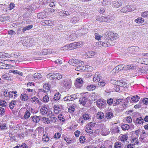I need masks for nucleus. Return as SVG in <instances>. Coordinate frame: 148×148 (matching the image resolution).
Listing matches in <instances>:
<instances>
[{"mask_svg": "<svg viewBox=\"0 0 148 148\" xmlns=\"http://www.w3.org/2000/svg\"><path fill=\"white\" fill-rule=\"evenodd\" d=\"M111 4L113 7L115 8H119L122 4V1L121 0L113 1L111 3Z\"/></svg>", "mask_w": 148, "mask_h": 148, "instance_id": "nucleus-9", "label": "nucleus"}, {"mask_svg": "<svg viewBox=\"0 0 148 148\" xmlns=\"http://www.w3.org/2000/svg\"><path fill=\"white\" fill-rule=\"evenodd\" d=\"M139 73L140 72L143 74L148 73V69L147 67H143L137 69V70Z\"/></svg>", "mask_w": 148, "mask_h": 148, "instance_id": "nucleus-10", "label": "nucleus"}, {"mask_svg": "<svg viewBox=\"0 0 148 148\" xmlns=\"http://www.w3.org/2000/svg\"><path fill=\"white\" fill-rule=\"evenodd\" d=\"M142 60H143V62H142L144 63V64L148 65V58H143V59Z\"/></svg>", "mask_w": 148, "mask_h": 148, "instance_id": "nucleus-64", "label": "nucleus"}, {"mask_svg": "<svg viewBox=\"0 0 148 148\" xmlns=\"http://www.w3.org/2000/svg\"><path fill=\"white\" fill-rule=\"evenodd\" d=\"M95 39L98 40H102L103 41V39H104L103 35L102 36H101L100 35L97 34V33H95Z\"/></svg>", "mask_w": 148, "mask_h": 148, "instance_id": "nucleus-28", "label": "nucleus"}, {"mask_svg": "<svg viewBox=\"0 0 148 148\" xmlns=\"http://www.w3.org/2000/svg\"><path fill=\"white\" fill-rule=\"evenodd\" d=\"M141 102L142 103V104H145L146 105H148V98H144Z\"/></svg>", "mask_w": 148, "mask_h": 148, "instance_id": "nucleus-56", "label": "nucleus"}, {"mask_svg": "<svg viewBox=\"0 0 148 148\" xmlns=\"http://www.w3.org/2000/svg\"><path fill=\"white\" fill-rule=\"evenodd\" d=\"M42 140L43 142H47L49 141V138L44 134L43 136Z\"/></svg>", "mask_w": 148, "mask_h": 148, "instance_id": "nucleus-48", "label": "nucleus"}, {"mask_svg": "<svg viewBox=\"0 0 148 148\" xmlns=\"http://www.w3.org/2000/svg\"><path fill=\"white\" fill-rule=\"evenodd\" d=\"M73 12V10L69 9L66 10H62L59 12V14L60 16L64 18H68L71 14Z\"/></svg>", "mask_w": 148, "mask_h": 148, "instance_id": "nucleus-2", "label": "nucleus"}, {"mask_svg": "<svg viewBox=\"0 0 148 148\" xmlns=\"http://www.w3.org/2000/svg\"><path fill=\"white\" fill-rule=\"evenodd\" d=\"M60 84L67 89H69L71 87V82L67 80H61L60 81Z\"/></svg>", "mask_w": 148, "mask_h": 148, "instance_id": "nucleus-6", "label": "nucleus"}, {"mask_svg": "<svg viewBox=\"0 0 148 148\" xmlns=\"http://www.w3.org/2000/svg\"><path fill=\"white\" fill-rule=\"evenodd\" d=\"M128 6H126L125 7H123L121 10V12H122L123 13H125L126 12H128Z\"/></svg>", "mask_w": 148, "mask_h": 148, "instance_id": "nucleus-51", "label": "nucleus"}, {"mask_svg": "<svg viewBox=\"0 0 148 148\" xmlns=\"http://www.w3.org/2000/svg\"><path fill=\"white\" fill-rule=\"evenodd\" d=\"M101 78V77L100 75H95L93 78L95 82H99Z\"/></svg>", "mask_w": 148, "mask_h": 148, "instance_id": "nucleus-25", "label": "nucleus"}, {"mask_svg": "<svg viewBox=\"0 0 148 148\" xmlns=\"http://www.w3.org/2000/svg\"><path fill=\"white\" fill-rule=\"evenodd\" d=\"M121 128L123 130L125 131L129 129L130 127L129 125L127 124H124L121 125Z\"/></svg>", "mask_w": 148, "mask_h": 148, "instance_id": "nucleus-36", "label": "nucleus"}, {"mask_svg": "<svg viewBox=\"0 0 148 148\" xmlns=\"http://www.w3.org/2000/svg\"><path fill=\"white\" fill-rule=\"evenodd\" d=\"M128 136L127 134L123 135L121 138V141L125 142L127 139Z\"/></svg>", "mask_w": 148, "mask_h": 148, "instance_id": "nucleus-44", "label": "nucleus"}, {"mask_svg": "<svg viewBox=\"0 0 148 148\" xmlns=\"http://www.w3.org/2000/svg\"><path fill=\"white\" fill-rule=\"evenodd\" d=\"M114 148H123L121 146V143L120 142H116L114 145Z\"/></svg>", "mask_w": 148, "mask_h": 148, "instance_id": "nucleus-39", "label": "nucleus"}, {"mask_svg": "<svg viewBox=\"0 0 148 148\" xmlns=\"http://www.w3.org/2000/svg\"><path fill=\"white\" fill-rule=\"evenodd\" d=\"M5 112L4 108L0 107V116H2L5 114Z\"/></svg>", "mask_w": 148, "mask_h": 148, "instance_id": "nucleus-47", "label": "nucleus"}, {"mask_svg": "<svg viewBox=\"0 0 148 148\" xmlns=\"http://www.w3.org/2000/svg\"><path fill=\"white\" fill-rule=\"evenodd\" d=\"M88 30L87 29H84V28H82L78 30V31L80 32H81V33H80L79 35L81 36L82 35H84L85 34L87 33L88 32Z\"/></svg>", "mask_w": 148, "mask_h": 148, "instance_id": "nucleus-18", "label": "nucleus"}, {"mask_svg": "<svg viewBox=\"0 0 148 148\" xmlns=\"http://www.w3.org/2000/svg\"><path fill=\"white\" fill-rule=\"evenodd\" d=\"M31 118L32 119V120L36 123L38 122L40 119L41 118V116H31Z\"/></svg>", "mask_w": 148, "mask_h": 148, "instance_id": "nucleus-15", "label": "nucleus"}, {"mask_svg": "<svg viewBox=\"0 0 148 148\" xmlns=\"http://www.w3.org/2000/svg\"><path fill=\"white\" fill-rule=\"evenodd\" d=\"M8 33L9 35L10 36L11 38H14L16 34V32L12 30H8Z\"/></svg>", "mask_w": 148, "mask_h": 148, "instance_id": "nucleus-17", "label": "nucleus"}, {"mask_svg": "<svg viewBox=\"0 0 148 148\" xmlns=\"http://www.w3.org/2000/svg\"><path fill=\"white\" fill-rule=\"evenodd\" d=\"M78 60L77 59H71L69 61V63L71 65L76 66L77 62H78Z\"/></svg>", "mask_w": 148, "mask_h": 148, "instance_id": "nucleus-16", "label": "nucleus"}, {"mask_svg": "<svg viewBox=\"0 0 148 148\" xmlns=\"http://www.w3.org/2000/svg\"><path fill=\"white\" fill-rule=\"evenodd\" d=\"M85 68L86 67L84 65H82L81 66H79V67H76L75 69L77 71H84Z\"/></svg>", "mask_w": 148, "mask_h": 148, "instance_id": "nucleus-45", "label": "nucleus"}, {"mask_svg": "<svg viewBox=\"0 0 148 148\" xmlns=\"http://www.w3.org/2000/svg\"><path fill=\"white\" fill-rule=\"evenodd\" d=\"M118 84H119L120 86L125 88H127L128 86L127 84L123 81L119 82Z\"/></svg>", "mask_w": 148, "mask_h": 148, "instance_id": "nucleus-20", "label": "nucleus"}, {"mask_svg": "<svg viewBox=\"0 0 148 148\" xmlns=\"http://www.w3.org/2000/svg\"><path fill=\"white\" fill-rule=\"evenodd\" d=\"M105 82L103 81H101L99 82L98 83V85L100 87L104 86L105 85Z\"/></svg>", "mask_w": 148, "mask_h": 148, "instance_id": "nucleus-52", "label": "nucleus"}, {"mask_svg": "<svg viewBox=\"0 0 148 148\" xmlns=\"http://www.w3.org/2000/svg\"><path fill=\"white\" fill-rule=\"evenodd\" d=\"M127 6H128V12H130L131 11H134L136 9L135 6L133 5H127Z\"/></svg>", "mask_w": 148, "mask_h": 148, "instance_id": "nucleus-37", "label": "nucleus"}, {"mask_svg": "<svg viewBox=\"0 0 148 148\" xmlns=\"http://www.w3.org/2000/svg\"><path fill=\"white\" fill-rule=\"evenodd\" d=\"M7 103L4 100H0V105L3 107H5Z\"/></svg>", "mask_w": 148, "mask_h": 148, "instance_id": "nucleus-53", "label": "nucleus"}, {"mask_svg": "<svg viewBox=\"0 0 148 148\" xmlns=\"http://www.w3.org/2000/svg\"><path fill=\"white\" fill-rule=\"evenodd\" d=\"M43 88L44 92H48L50 90V86L47 84H44L43 86Z\"/></svg>", "mask_w": 148, "mask_h": 148, "instance_id": "nucleus-23", "label": "nucleus"}, {"mask_svg": "<svg viewBox=\"0 0 148 148\" xmlns=\"http://www.w3.org/2000/svg\"><path fill=\"white\" fill-rule=\"evenodd\" d=\"M136 121L137 123L139 124L143 123H144V120L142 117H140L139 118H137L136 119Z\"/></svg>", "mask_w": 148, "mask_h": 148, "instance_id": "nucleus-43", "label": "nucleus"}, {"mask_svg": "<svg viewBox=\"0 0 148 148\" xmlns=\"http://www.w3.org/2000/svg\"><path fill=\"white\" fill-rule=\"evenodd\" d=\"M117 66L119 71L122 70L123 69L125 70V66L123 64L119 65H118Z\"/></svg>", "mask_w": 148, "mask_h": 148, "instance_id": "nucleus-58", "label": "nucleus"}, {"mask_svg": "<svg viewBox=\"0 0 148 148\" xmlns=\"http://www.w3.org/2000/svg\"><path fill=\"white\" fill-rule=\"evenodd\" d=\"M109 3V1L108 2L106 0H103L102 3V4L103 6L107 7L108 6Z\"/></svg>", "mask_w": 148, "mask_h": 148, "instance_id": "nucleus-49", "label": "nucleus"}, {"mask_svg": "<svg viewBox=\"0 0 148 148\" xmlns=\"http://www.w3.org/2000/svg\"><path fill=\"white\" fill-rule=\"evenodd\" d=\"M80 45H79L78 43L77 42H74L73 43H71L69 45H67L64 47H62V50H67V49H72L78 47L80 46Z\"/></svg>", "mask_w": 148, "mask_h": 148, "instance_id": "nucleus-3", "label": "nucleus"}, {"mask_svg": "<svg viewBox=\"0 0 148 148\" xmlns=\"http://www.w3.org/2000/svg\"><path fill=\"white\" fill-rule=\"evenodd\" d=\"M135 68V66L133 64H130L126 66L125 67V70L134 69Z\"/></svg>", "mask_w": 148, "mask_h": 148, "instance_id": "nucleus-21", "label": "nucleus"}, {"mask_svg": "<svg viewBox=\"0 0 148 148\" xmlns=\"http://www.w3.org/2000/svg\"><path fill=\"white\" fill-rule=\"evenodd\" d=\"M17 93V92L16 91H10L8 92V96L10 98H12L13 97V94H15Z\"/></svg>", "mask_w": 148, "mask_h": 148, "instance_id": "nucleus-55", "label": "nucleus"}, {"mask_svg": "<svg viewBox=\"0 0 148 148\" xmlns=\"http://www.w3.org/2000/svg\"><path fill=\"white\" fill-rule=\"evenodd\" d=\"M104 39L106 40L112 41L119 37V35L116 33L114 34L112 32H106L103 35Z\"/></svg>", "mask_w": 148, "mask_h": 148, "instance_id": "nucleus-1", "label": "nucleus"}, {"mask_svg": "<svg viewBox=\"0 0 148 148\" xmlns=\"http://www.w3.org/2000/svg\"><path fill=\"white\" fill-rule=\"evenodd\" d=\"M28 96L26 93L23 94L21 95V98L23 101H26L28 100Z\"/></svg>", "mask_w": 148, "mask_h": 148, "instance_id": "nucleus-31", "label": "nucleus"}, {"mask_svg": "<svg viewBox=\"0 0 148 148\" xmlns=\"http://www.w3.org/2000/svg\"><path fill=\"white\" fill-rule=\"evenodd\" d=\"M103 47H108L109 46V45H110L109 42H108V40H106V41H105L103 42Z\"/></svg>", "mask_w": 148, "mask_h": 148, "instance_id": "nucleus-54", "label": "nucleus"}, {"mask_svg": "<svg viewBox=\"0 0 148 148\" xmlns=\"http://www.w3.org/2000/svg\"><path fill=\"white\" fill-rule=\"evenodd\" d=\"M53 24V23L51 21L49 20H45L41 22V24L43 25L51 26Z\"/></svg>", "mask_w": 148, "mask_h": 148, "instance_id": "nucleus-13", "label": "nucleus"}, {"mask_svg": "<svg viewBox=\"0 0 148 148\" xmlns=\"http://www.w3.org/2000/svg\"><path fill=\"white\" fill-rule=\"evenodd\" d=\"M43 101L44 102H47L49 100V98L47 95H45L43 99Z\"/></svg>", "mask_w": 148, "mask_h": 148, "instance_id": "nucleus-59", "label": "nucleus"}, {"mask_svg": "<svg viewBox=\"0 0 148 148\" xmlns=\"http://www.w3.org/2000/svg\"><path fill=\"white\" fill-rule=\"evenodd\" d=\"M59 93H56L54 95L53 99L55 101L58 100L60 99V96Z\"/></svg>", "mask_w": 148, "mask_h": 148, "instance_id": "nucleus-42", "label": "nucleus"}, {"mask_svg": "<svg viewBox=\"0 0 148 148\" xmlns=\"http://www.w3.org/2000/svg\"><path fill=\"white\" fill-rule=\"evenodd\" d=\"M75 104H73L69 106L68 108V111L70 112H73L75 110Z\"/></svg>", "mask_w": 148, "mask_h": 148, "instance_id": "nucleus-32", "label": "nucleus"}, {"mask_svg": "<svg viewBox=\"0 0 148 148\" xmlns=\"http://www.w3.org/2000/svg\"><path fill=\"white\" fill-rule=\"evenodd\" d=\"M79 17L78 16H75L72 18L71 21L73 23H75L79 21Z\"/></svg>", "mask_w": 148, "mask_h": 148, "instance_id": "nucleus-34", "label": "nucleus"}, {"mask_svg": "<svg viewBox=\"0 0 148 148\" xmlns=\"http://www.w3.org/2000/svg\"><path fill=\"white\" fill-rule=\"evenodd\" d=\"M119 86V85L114 86V90L117 92H119L120 90Z\"/></svg>", "mask_w": 148, "mask_h": 148, "instance_id": "nucleus-63", "label": "nucleus"}, {"mask_svg": "<svg viewBox=\"0 0 148 148\" xmlns=\"http://www.w3.org/2000/svg\"><path fill=\"white\" fill-rule=\"evenodd\" d=\"M114 17L112 16L108 15L106 16H102L100 17V19L101 22H109L112 19H113Z\"/></svg>", "mask_w": 148, "mask_h": 148, "instance_id": "nucleus-8", "label": "nucleus"}, {"mask_svg": "<svg viewBox=\"0 0 148 148\" xmlns=\"http://www.w3.org/2000/svg\"><path fill=\"white\" fill-rule=\"evenodd\" d=\"M96 88V86L93 84H90L88 85L86 89L88 90L93 91Z\"/></svg>", "mask_w": 148, "mask_h": 148, "instance_id": "nucleus-14", "label": "nucleus"}, {"mask_svg": "<svg viewBox=\"0 0 148 148\" xmlns=\"http://www.w3.org/2000/svg\"><path fill=\"white\" fill-rule=\"evenodd\" d=\"M104 116V115L103 113L100 112L97 113L96 115V117L98 119H101L103 118Z\"/></svg>", "mask_w": 148, "mask_h": 148, "instance_id": "nucleus-22", "label": "nucleus"}, {"mask_svg": "<svg viewBox=\"0 0 148 148\" xmlns=\"http://www.w3.org/2000/svg\"><path fill=\"white\" fill-rule=\"evenodd\" d=\"M134 22L138 24L142 23L144 22V19L141 17H139L135 19Z\"/></svg>", "mask_w": 148, "mask_h": 148, "instance_id": "nucleus-30", "label": "nucleus"}, {"mask_svg": "<svg viewBox=\"0 0 148 148\" xmlns=\"http://www.w3.org/2000/svg\"><path fill=\"white\" fill-rule=\"evenodd\" d=\"M15 4L12 3H11L9 5V6L6 9L8 10H11L13 9L15 7Z\"/></svg>", "mask_w": 148, "mask_h": 148, "instance_id": "nucleus-41", "label": "nucleus"}, {"mask_svg": "<svg viewBox=\"0 0 148 148\" xmlns=\"http://www.w3.org/2000/svg\"><path fill=\"white\" fill-rule=\"evenodd\" d=\"M33 27V25H30L26 26H25L22 29L23 31V33H24L25 31L26 30H30Z\"/></svg>", "mask_w": 148, "mask_h": 148, "instance_id": "nucleus-26", "label": "nucleus"}, {"mask_svg": "<svg viewBox=\"0 0 148 148\" xmlns=\"http://www.w3.org/2000/svg\"><path fill=\"white\" fill-rule=\"evenodd\" d=\"M120 102H125V101L124 102L123 99H119L116 100V101H114L113 103V106H116L119 104Z\"/></svg>", "mask_w": 148, "mask_h": 148, "instance_id": "nucleus-35", "label": "nucleus"}, {"mask_svg": "<svg viewBox=\"0 0 148 148\" xmlns=\"http://www.w3.org/2000/svg\"><path fill=\"white\" fill-rule=\"evenodd\" d=\"M54 107L55 113L56 114H58L60 112V108L58 106H55Z\"/></svg>", "mask_w": 148, "mask_h": 148, "instance_id": "nucleus-33", "label": "nucleus"}, {"mask_svg": "<svg viewBox=\"0 0 148 148\" xmlns=\"http://www.w3.org/2000/svg\"><path fill=\"white\" fill-rule=\"evenodd\" d=\"M47 17V13L45 12L38 13L37 14L38 18L43 19Z\"/></svg>", "mask_w": 148, "mask_h": 148, "instance_id": "nucleus-12", "label": "nucleus"}, {"mask_svg": "<svg viewBox=\"0 0 148 148\" xmlns=\"http://www.w3.org/2000/svg\"><path fill=\"white\" fill-rule=\"evenodd\" d=\"M79 102L80 104H82L83 106H86V105L89 102V100L85 97H82L81 99H79Z\"/></svg>", "mask_w": 148, "mask_h": 148, "instance_id": "nucleus-7", "label": "nucleus"}, {"mask_svg": "<svg viewBox=\"0 0 148 148\" xmlns=\"http://www.w3.org/2000/svg\"><path fill=\"white\" fill-rule=\"evenodd\" d=\"M2 79H5L6 80H9L10 77L7 76V75L4 74L2 75Z\"/></svg>", "mask_w": 148, "mask_h": 148, "instance_id": "nucleus-61", "label": "nucleus"}, {"mask_svg": "<svg viewBox=\"0 0 148 148\" xmlns=\"http://www.w3.org/2000/svg\"><path fill=\"white\" fill-rule=\"evenodd\" d=\"M141 16L143 17H148V11L143 12L141 14Z\"/></svg>", "mask_w": 148, "mask_h": 148, "instance_id": "nucleus-60", "label": "nucleus"}, {"mask_svg": "<svg viewBox=\"0 0 148 148\" xmlns=\"http://www.w3.org/2000/svg\"><path fill=\"white\" fill-rule=\"evenodd\" d=\"M78 62H77V64L75 66L77 67H79V66H81L82 65H84V62L82 61L79 60H78Z\"/></svg>", "mask_w": 148, "mask_h": 148, "instance_id": "nucleus-50", "label": "nucleus"}, {"mask_svg": "<svg viewBox=\"0 0 148 148\" xmlns=\"http://www.w3.org/2000/svg\"><path fill=\"white\" fill-rule=\"evenodd\" d=\"M140 99V97L138 95H135L132 97H127L124 100L125 102H128L129 101L131 103L136 102Z\"/></svg>", "mask_w": 148, "mask_h": 148, "instance_id": "nucleus-4", "label": "nucleus"}, {"mask_svg": "<svg viewBox=\"0 0 148 148\" xmlns=\"http://www.w3.org/2000/svg\"><path fill=\"white\" fill-rule=\"evenodd\" d=\"M85 139L84 136H80L79 138V141L80 143H84V140Z\"/></svg>", "mask_w": 148, "mask_h": 148, "instance_id": "nucleus-62", "label": "nucleus"}, {"mask_svg": "<svg viewBox=\"0 0 148 148\" xmlns=\"http://www.w3.org/2000/svg\"><path fill=\"white\" fill-rule=\"evenodd\" d=\"M142 104V103L141 102V100H140L138 104L135 105L134 108L136 109L139 108H140V106H141Z\"/></svg>", "mask_w": 148, "mask_h": 148, "instance_id": "nucleus-57", "label": "nucleus"}, {"mask_svg": "<svg viewBox=\"0 0 148 148\" xmlns=\"http://www.w3.org/2000/svg\"><path fill=\"white\" fill-rule=\"evenodd\" d=\"M30 114L29 111L27 110L24 115V117L25 119H28L30 117Z\"/></svg>", "mask_w": 148, "mask_h": 148, "instance_id": "nucleus-46", "label": "nucleus"}, {"mask_svg": "<svg viewBox=\"0 0 148 148\" xmlns=\"http://www.w3.org/2000/svg\"><path fill=\"white\" fill-rule=\"evenodd\" d=\"M47 108L45 106H43L40 109V112L41 114H44L47 113Z\"/></svg>", "mask_w": 148, "mask_h": 148, "instance_id": "nucleus-29", "label": "nucleus"}, {"mask_svg": "<svg viewBox=\"0 0 148 148\" xmlns=\"http://www.w3.org/2000/svg\"><path fill=\"white\" fill-rule=\"evenodd\" d=\"M84 81L82 78L78 77L76 79L75 82V85L77 88H80L83 84Z\"/></svg>", "mask_w": 148, "mask_h": 148, "instance_id": "nucleus-5", "label": "nucleus"}, {"mask_svg": "<svg viewBox=\"0 0 148 148\" xmlns=\"http://www.w3.org/2000/svg\"><path fill=\"white\" fill-rule=\"evenodd\" d=\"M33 77L35 79H37L41 78L42 77V76L40 73H36L33 75Z\"/></svg>", "mask_w": 148, "mask_h": 148, "instance_id": "nucleus-24", "label": "nucleus"}, {"mask_svg": "<svg viewBox=\"0 0 148 148\" xmlns=\"http://www.w3.org/2000/svg\"><path fill=\"white\" fill-rule=\"evenodd\" d=\"M82 117L85 120H87L89 119L90 115L89 114L85 113L83 115Z\"/></svg>", "mask_w": 148, "mask_h": 148, "instance_id": "nucleus-40", "label": "nucleus"}, {"mask_svg": "<svg viewBox=\"0 0 148 148\" xmlns=\"http://www.w3.org/2000/svg\"><path fill=\"white\" fill-rule=\"evenodd\" d=\"M114 117L113 114L111 112H108L106 114V118L107 119H110Z\"/></svg>", "mask_w": 148, "mask_h": 148, "instance_id": "nucleus-19", "label": "nucleus"}, {"mask_svg": "<svg viewBox=\"0 0 148 148\" xmlns=\"http://www.w3.org/2000/svg\"><path fill=\"white\" fill-rule=\"evenodd\" d=\"M119 127H115L111 129V132L112 133L114 134L116 133H119Z\"/></svg>", "mask_w": 148, "mask_h": 148, "instance_id": "nucleus-27", "label": "nucleus"}, {"mask_svg": "<svg viewBox=\"0 0 148 148\" xmlns=\"http://www.w3.org/2000/svg\"><path fill=\"white\" fill-rule=\"evenodd\" d=\"M95 54V53L92 51H90L87 52V55L89 57H92Z\"/></svg>", "mask_w": 148, "mask_h": 148, "instance_id": "nucleus-38", "label": "nucleus"}, {"mask_svg": "<svg viewBox=\"0 0 148 148\" xmlns=\"http://www.w3.org/2000/svg\"><path fill=\"white\" fill-rule=\"evenodd\" d=\"M57 73H51L47 75V77L53 80H56L57 77Z\"/></svg>", "mask_w": 148, "mask_h": 148, "instance_id": "nucleus-11", "label": "nucleus"}]
</instances>
